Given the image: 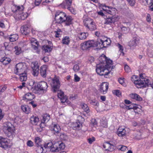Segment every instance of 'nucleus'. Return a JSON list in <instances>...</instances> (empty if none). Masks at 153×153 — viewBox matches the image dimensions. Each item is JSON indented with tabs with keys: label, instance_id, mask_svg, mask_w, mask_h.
Masks as SVG:
<instances>
[{
	"label": "nucleus",
	"instance_id": "de8ad7c7",
	"mask_svg": "<svg viewBox=\"0 0 153 153\" xmlns=\"http://www.w3.org/2000/svg\"><path fill=\"white\" fill-rule=\"evenodd\" d=\"M59 135L60 138L62 140L66 141L67 140V136L65 134V133H60L59 134Z\"/></svg>",
	"mask_w": 153,
	"mask_h": 153
},
{
	"label": "nucleus",
	"instance_id": "c756f323",
	"mask_svg": "<svg viewBox=\"0 0 153 153\" xmlns=\"http://www.w3.org/2000/svg\"><path fill=\"white\" fill-rule=\"evenodd\" d=\"M20 76V79L21 81H25L27 79V75L26 72H25L18 74Z\"/></svg>",
	"mask_w": 153,
	"mask_h": 153
},
{
	"label": "nucleus",
	"instance_id": "864d4df0",
	"mask_svg": "<svg viewBox=\"0 0 153 153\" xmlns=\"http://www.w3.org/2000/svg\"><path fill=\"white\" fill-rule=\"evenodd\" d=\"M129 28H128L125 27L123 26L121 27L122 31L123 33H126L129 32Z\"/></svg>",
	"mask_w": 153,
	"mask_h": 153
},
{
	"label": "nucleus",
	"instance_id": "13d9d810",
	"mask_svg": "<svg viewBox=\"0 0 153 153\" xmlns=\"http://www.w3.org/2000/svg\"><path fill=\"white\" fill-rule=\"evenodd\" d=\"M126 1L131 6H133L135 4V0H127Z\"/></svg>",
	"mask_w": 153,
	"mask_h": 153
},
{
	"label": "nucleus",
	"instance_id": "f3484780",
	"mask_svg": "<svg viewBox=\"0 0 153 153\" xmlns=\"http://www.w3.org/2000/svg\"><path fill=\"white\" fill-rule=\"evenodd\" d=\"M126 131L124 128L120 127L117 131V134L119 136L123 137L126 135Z\"/></svg>",
	"mask_w": 153,
	"mask_h": 153
},
{
	"label": "nucleus",
	"instance_id": "7c9ffc66",
	"mask_svg": "<svg viewBox=\"0 0 153 153\" xmlns=\"http://www.w3.org/2000/svg\"><path fill=\"white\" fill-rule=\"evenodd\" d=\"M102 6L103 7H105V8H103L102 9L103 10L106 11L108 14L112 15V10L113 9H114V8H110L109 7L106 6L105 4H102Z\"/></svg>",
	"mask_w": 153,
	"mask_h": 153
},
{
	"label": "nucleus",
	"instance_id": "338daca9",
	"mask_svg": "<svg viewBox=\"0 0 153 153\" xmlns=\"http://www.w3.org/2000/svg\"><path fill=\"white\" fill-rule=\"evenodd\" d=\"M113 93L114 94L116 95L117 96H119L120 94V91L119 90H116L113 91Z\"/></svg>",
	"mask_w": 153,
	"mask_h": 153
},
{
	"label": "nucleus",
	"instance_id": "412c9836",
	"mask_svg": "<svg viewBox=\"0 0 153 153\" xmlns=\"http://www.w3.org/2000/svg\"><path fill=\"white\" fill-rule=\"evenodd\" d=\"M102 42H103V40L100 39H98L96 42H94V47H99L100 48H104V46H102L103 45V43L102 44Z\"/></svg>",
	"mask_w": 153,
	"mask_h": 153
},
{
	"label": "nucleus",
	"instance_id": "bf43d9fd",
	"mask_svg": "<svg viewBox=\"0 0 153 153\" xmlns=\"http://www.w3.org/2000/svg\"><path fill=\"white\" fill-rule=\"evenodd\" d=\"M65 147V145L64 144L62 143H61L59 145L58 149L59 150L64 149Z\"/></svg>",
	"mask_w": 153,
	"mask_h": 153
},
{
	"label": "nucleus",
	"instance_id": "603ef678",
	"mask_svg": "<svg viewBox=\"0 0 153 153\" xmlns=\"http://www.w3.org/2000/svg\"><path fill=\"white\" fill-rule=\"evenodd\" d=\"M53 145V143L51 142H50L46 144H45L44 146L45 149H48L50 150Z\"/></svg>",
	"mask_w": 153,
	"mask_h": 153
},
{
	"label": "nucleus",
	"instance_id": "37998d69",
	"mask_svg": "<svg viewBox=\"0 0 153 153\" xmlns=\"http://www.w3.org/2000/svg\"><path fill=\"white\" fill-rule=\"evenodd\" d=\"M148 4L150 5L149 6L150 9L151 11H153V0H145Z\"/></svg>",
	"mask_w": 153,
	"mask_h": 153
},
{
	"label": "nucleus",
	"instance_id": "f704fd0d",
	"mask_svg": "<svg viewBox=\"0 0 153 153\" xmlns=\"http://www.w3.org/2000/svg\"><path fill=\"white\" fill-rule=\"evenodd\" d=\"M107 57L106 56L104 55H102L99 58V60L100 62V63L104 65L105 63V62L107 60Z\"/></svg>",
	"mask_w": 153,
	"mask_h": 153
},
{
	"label": "nucleus",
	"instance_id": "69168bd1",
	"mask_svg": "<svg viewBox=\"0 0 153 153\" xmlns=\"http://www.w3.org/2000/svg\"><path fill=\"white\" fill-rule=\"evenodd\" d=\"M27 144L28 146L29 147H32L33 146V143L30 140L27 141Z\"/></svg>",
	"mask_w": 153,
	"mask_h": 153
},
{
	"label": "nucleus",
	"instance_id": "a878e982",
	"mask_svg": "<svg viewBox=\"0 0 153 153\" xmlns=\"http://www.w3.org/2000/svg\"><path fill=\"white\" fill-rule=\"evenodd\" d=\"M113 61L112 60H111L107 58V60H106L105 63L106 64L105 65V67L109 69L111 67V65H112ZM112 68L111 69L113 68V67L112 66Z\"/></svg>",
	"mask_w": 153,
	"mask_h": 153
},
{
	"label": "nucleus",
	"instance_id": "e433bc0d",
	"mask_svg": "<svg viewBox=\"0 0 153 153\" xmlns=\"http://www.w3.org/2000/svg\"><path fill=\"white\" fill-rule=\"evenodd\" d=\"M87 28L89 30L91 31H93L97 29V26L95 23L94 22L90 25Z\"/></svg>",
	"mask_w": 153,
	"mask_h": 153
},
{
	"label": "nucleus",
	"instance_id": "423d86ee",
	"mask_svg": "<svg viewBox=\"0 0 153 153\" xmlns=\"http://www.w3.org/2000/svg\"><path fill=\"white\" fill-rule=\"evenodd\" d=\"M60 83L59 79L56 78H54L52 80L51 83L52 87V91L54 93L59 89L60 86Z\"/></svg>",
	"mask_w": 153,
	"mask_h": 153
},
{
	"label": "nucleus",
	"instance_id": "9d476101",
	"mask_svg": "<svg viewBox=\"0 0 153 153\" xmlns=\"http://www.w3.org/2000/svg\"><path fill=\"white\" fill-rule=\"evenodd\" d=\"M16 69L14 70L15 73L19 74L25 72L24 67L22 63H19L16 66Z\"/></svg>",
	"mask_w": 153,
	"mask_h": 153
},
{
	"label": "nucleus",
	"instance_id": "bb28decb",
	"mask_svg": "<svg viewBox=\"0 0 153 153\" xmlns=\"http://www.w3.org/2000/svg\"><path fill=\"white\" fill-rule=\"evenodd\" d=\"M88 34L87 33H81L77 34V37L80 40L85 39L88 36Z\"/></svg>",
	"mask_w": 153,
	"mask_h": 153
},
{
	"label": "nucleus",
	"instance_id": "20e7f679",
	"mask_svg": "<svg viewBox=\"0 0 153 153\" xmlns=\"http://www.w3.org/2000/svg\"><path fill=\"white\" fill-rule=\"evenodd\" d=\"M13 8L15 9V10H13V13H15L19 11L18 17L20 19L24 20L27 17V14L26 13H24L22 12L24 8L23 6H22L21 7L15 6Z\"/></svg>",
	"mask_w": 153,
	"mask_h": 153
},
{
	"label": "nucleus",
	"instance_id": "4468645a",
	"mask_svg": "<svg viewBox=\"0 0 153 153\" xmlns=\"http://www.w3.org/2000/svg\"><path fill=\"white\" fill-rule=\"evenodd\" d=\"M108 88V83L106 82L102 83L100 85V89L103 94L106 93Z\"/></svg>",
	"mask_w": 153,
	"mask_h": 153
},
{
	"label": "nucleus",
	"instance_id": "cd10ccee",
	"mask_svg": "<svg viewBox=\"0 0 153 153\" xmlns=\"http://www.w3.org/2000/svg\"><path fill=\"white\" fill-rule=\"evenodd\" d=\"M11 61V59L7 57H3L0 60V61L3 63V65H6L10 63Z\"/></svg>",
	"mask_w": 153,
	"mask_h": 153
},
{
	"label": "nucleus",
	"instance_id": "a211bd4d",
	"mask_svg": "<svg viewBox=\"0 0 153 153\" xmlns=\"http://www.w3.org/2000/svg\"><path fill=\"white\" fill-rule=\"evenodd\" d=\"M46 70L47 68L46 66L43 65L41 67L40 73L42 77L44 78H45L46 77Z\"/></svg>",
	"mask_w": 153,
	"mask_h": 153
},
{
	"label": "nucleus",
	"instance_id": "6ab92c4d",
	"mask_svg": "<svg viewBox=\"0 0 153 153\" xmlns=\"http://www.w3.org/2000/svg\"><path fill=\"white\" fill-rule=\"evenodd\" d=\"M65 19H64V22H65V25L66 26H69L72 24V21L73 19L72 17L70 16H66Z\"/></svg>",
	"mask_w": 153,
	"mask_h": 153
},
{
	"label": "nucleus",
	"instance_id": "3c124183",
	"mask_svg": "<svg viewBox=\"0 0 153 153\" xmlns=\"http://www.w3.org/2000/svg\"><path fill=\"white\" fill-rule=\"evenodd\" d=\"M100 124L102 126L104 127H106L107 126V123L106 120H104L103 119L101 120Z\"/></svg>",
	"mask_w": 153,
	"mask_h": 153
},
{
	"label": "nucleus",
	"instance_id": "5701e85b",
	"mask_svg": "<svg viewBox=\"0 0 153 153\" xmlns=\"http://www.w3.org/2000/svg\"><path fill=\"white\" fill-rule=\"evenodd\" d=\"M39 121V118L36 116H33L30 118V122L33 125H37Z\"/></svg>",
	"mask_w": 153,
	"mask_h": 153
},
{
	"label": "nucleus",
	"instance_id": "6e6552de",
	"mask_svg": "<svg viewBox=\"0 0 153 153\" xmlns=\"http://www.w3.org/2000/svg\"><path fill=\"white\" fill-rule=\"evenodd\" d=\"M0 147L4 149L10 147L9 143L7 138L0 137Z\"/></svg>",
	"mask_w": 153,
	"mask_h": 153
},
{
	"label": "nucleus",
	"instance_id": "ea45409f",
	"mask_svg": "<svg viewBox=\"0 0 153 153\" xmlns=\"http://www.w3.org/2000/svg\"><path fill=\"white\" fill-rule=\"evenodd\" d=\"M111 42V41L110 39L107 38L105 41L103 40V42H101L102 43H103V45L102 46H104V48L106 47L108 45H110Z\"/></svg>",
	"mask_w": 153,
	"mask_h": 153
},
{
	"label": "nucleus",
	"instance_id": "a18cd8bd",
	"mask_svg": "<svg viewBox=\"0 0 153 153\" xmlns=\"http://www.w3.org/2000/svg\"><path fill=\"white\" fill-rule=\"evenodd\" d=\"M56 92H57V96L59 98L62 99V98L65 97L64 92L61 90L59 89Z\"/></svg>",
	"mask_w": 153,
	"mask_h": 153
},
{
	"label": "nucleus",
	"instance_id": "4be33fe9",
	"mask_svg": "<svg viewBox=\"0 0 153 153\" xmlns=\"http://www.w3.org/2000/svg\"><path fill=\"white\" fill-rule=\"evenodd\" d=\"M102 42H103V40L100 39H98L96 42H94V47H99L100 48H104V46H102L103 45V43L102 44Z\"/></svg>",
	"mask_w": 153,
	"mask_h": 153
},
{
	"label": "nucleus",
	"instance_id": "58836bf2",
	"mask_svg": "<svg viewBox=\"0 0 153 153\" xmlns=\"http://www.w3.org/2000/svg\"><path fill=\"white\" fill-rule=\"evenodd\" d=\"M18 38V36L17 34L11 35L9 37V39L10 42H14L17 40Z\"/></svg>",
	"mask_w": 153,
	"mask_h": 153
},
{
	"label": "nucleus",
	"instance_id": "a19ab883",
	"mask_svg": "<svg viewBox=\"0 0 153 153\" xmlns=\"http://www.w3.org/2000/svg\"><path fill=\"white\" fill-rule=\"evenodd\" d=\"M42 50L45 52H49L52 50V48L51 46H49L48 45H44L42 46Z\"/></svg>",
	"mask_w": 153,
	"mask_h": 153
},
{
	"label": "nucleus",
	"instance_id": "0eeeda50",
	"mask_svg": "<svg viewBox=\"0 0 153 153\" xmlns=\"http://www.w3.org/2000/svg\"><path fill=\"white\" fill-rule=\"evenodd\" d=\"M72 2V0H65L61 4L62 8H67L72 13L74 14L75 12L72 7H71Z\"/></svg>",
	"mask_w": 153,
	"mask_h": 153
},
{
	"label": "nucleus",
	"instance_id": "49530a36",
	"mask_svg": "<svg viewBox=\"0 0 153 153\" xmlns=\"http://www.w3.org/2000/svg\"><path fill=\"white\" fill-rule=\"evenodd\" d=\"M82 108L84 111L88 114L90 111V109L88 106L85 104H84L82 106Z\"/></svg>",
	"mask_w": 153,
	"mask_h": 153
},
{
	"label": "nucleus",
	"instance_id": "680f3d73",
	"mask_svg": "<svg viewBox=\"0 0 153 153\" xmlns=\"http://www.w3.org/2000/svg\"><path fill=\"white\" fill-rule=\"evenodd\" d=\"M115 148V147L111 143L108 151L110 152H112L114 150Z\"/></svg>",
	"mask_w": 153,
	"mask_h": 153
},
{
	"label": "nucleus",
	"instance_id": "79ce46f5",
	"mask_svg": "<svg viewBox=\"0 0 153 153\" xmlns=\"http://www.w3.org/2000/svg\"><path fill=\"white\" fill-rule=\"evenodd\" d=\"M43 145H41V146H36V151L38 153H42L44 150L43 148Z\"/></svg>",
	"mask_w": 153,
	"mask_h": 153
},
{
	"label": "nucleus",
	"instance_id": "052dcab7",
	"mask_svg": "<svg viewBox=\"0 0 153 153\" xmlns=\"http://www.w3.org/2000/svg\"><path fill=\"white\" fill-rule=\"evenodd\" d=\"M73 69L75 72H77L79 69V66L77 64L75 65L74 66Z\"/></svg>",
	"mask_w": 153,
	"mask_h": 153
},
{
	"label": "nucleus",
	"instance_id": "aec40b11",
	"mask_svg": "<svg viewBox=\"0 0 153 153\" xmlns=\"http://www.w3.org/2000/svg\"><path fill=\"white\" fill-rule=\"evenodd\" d=\"M35 97V95L32 94L31 93H28L25 94L23 97L24 98H25V99L28 100H31Z\"/></svg>",
	"mask_w": 153,
	"mask_h": 153
},
{
	"label": "nucleus",
	"instance_id": "ddd939ff",
	"mask_svg": "<svg viewBox=\"0 0 153 153\" xmlns=\"http://www.w3.org/2000/svg\"><path fill=\"white\" fill-rule=\"evenodd\" d=\"M20 30L22 34L26 35L30 33L31 29L29 25H25L21 27Z\"/></svg>",
	"mask_w": 153,
	"mask_h": 153
},
{
	"label": "nucleus",
	"instance_id": "7ed1b4c3",
	"mask_svg": "<svg viewBox=\"0 0 153 153\" xmlns=\"http://www.w3.org/2000/svg\"><path fill=\"white\" fill-rule=\"evenodd\" d=\"M66 16L65 13L60 10L56 12L55 15V19L56 22L59 24H61L64 22V19Z\"/></svg>",
	"mask_w": 153,
	"mask_h": 153
},
{
	"label": "nucleus",
	"instance_id": "5fc2aeb1",
	"mask_svg": "<svg viewBox=\"0 0 153 153\" xmlns=\"http://www.w3.org/2000/svg\"><path fill=\"white\" fill-rule=\"evenodd\" d=\"M90 103L94 105L98 106L99 105V102L97 101L91 100L90 102Z\"/></svg>",
	"mask_w": 153,
	"mask_h": 153
},
{
	"label": "nucleus",
	"instance_id": "c85d7f7f",
	"mask_svg": "<svg viewBox=\"0 0 153 153\" xmlns=\"http://www.w3.org/2000/svg\"><path fill=\"white\" fill-rule=\"evenodd\" d=\"M137 41L136 38H134L129 42L128 43V45L130 47H135L137 45Z\"/></svg>",
	"mask_w": 153,
	"mask_h": 153
},
{
	"label": "nucleus",
	"instance_id": "2f4dec72",
	"mask_svg": "<svg viewBox=\"0 0 153 153\" xmlns=\"http://www.w3.org/2000/svg\"><path fill=\"white\" fill-rule=\"evenodd\" d=\"M50 119V115L48 114H45L43 116L42 123H44L46 122H48Z\"/></svg>",
	"mask_w": 153,
	"mask_h": 153
},
{
	"label": "nucleus",
	"instance_id": "f8f14e48",
	"mask_svg": "<svg viewBox=\"0 0 153 153\" xmlns=\"http://www.w3.org/2000/svg\"><path fill=\"white\" fill-rule=\"evenodd\" d=\"M92 47H94V40H89L83 44L82 48L83 50H87Z\"/></svg>",
	"mask_w": 153,
	"mask_h": 153
},
{
	"label": "nucleus",
	"instance_id": "4c0bfd02",
	"mask_svg": "<svg viewBox=\"0 0 153 153\" xmlns=\"http://www.w3.org/2000/svg\"><path fill=\"white\" fill-rule=\"evenodd\" d=\"M70 42V38L68 36H66L63 38L62 40V43L66 45H68L69 44Z\"/></svg>",
	"mask_w": 153,
	"mask_h": 153
},
{
	"label": "nucleus",
	"instance_id": "1a4fd4ad",
	"mask_svg": "<svg viewBox=\"0 0 153 153\" xmlns=\"http://www.w3.org/2000/svg\"><path fill=\"white\" fill-rule=\"evenodd\" d=\"M48 86L46 82L44 81H42L37 84L36 88L39 90L43 91V92H46Z\"/></svg>",
	"mask_w": 153,
	"mask_h": 153
},
{
	"label": "nucleus",
	"instance_id": "393cba45",
	"mask_svg": "<svg viewBox=\"0 0 153 153\" xmlns=\"http://www.w3.org/2000/svg\"><path fill=\"white\" fill-rule=\"evenodd\" d=\"M129 97L132 99H133L138 101H141L142 98L138 95L136 94H131L129 95Z\"/></svg>",
	"mask_w": 153,
	"mask_h": 153
},
{
	"label": "nucleus",
	"instance_id": "09e8293b",
	"mask_svg": "<svg viewBox=\"0 0 153 153\" xmlns=\"http://www.w3.org/2000/svg\"><path fill=\"white\" fill-rule=\"evenodd\" d=\"M50 151L53 152H57L59 151L58 147L56 144H53Z\"/></svg>",
	"mask_w": 153,
	"mask_h": 153
},
{
	"label": "nucleus",
	"instance_id": "8fccbe9b",
	"mask_svg": "<svg viewBox=\"0 0 153 153\" xmlns=\"http://www.w3.org/2000/svg\"><path fill=\"white\" fill-rule=\"evenodd\" d=\"M110 142H107L103 144V147L105 149V150H108V149L109 148V146H110Z\"/></svg>",
	"mask_w": 153,
	"mask_h": 153
},
{
	"label": "nucleus",
	"instance_id": "473e14b6",
	"mask_svg": "<svg viewBox=\"0 0 153 153\" xmlns=\"http://www.w3.org/2000/svg\"><path fill=\"white\" fill-rule=\"evenodd\" d=\"M34 141L36 144V146H41L42 145V141L41 139L39 137H35Z\"/></svg>",
	"mask_w": 153,
	"mask_h": 153
},
{
	"label": "nucleus",
	"instance_id": "b1692460",
	"mask_svg": "<svg viewBox=\"0 0 153 153\" xmlns=\"http://www.w3.org/2000/svg\"><path fill=\"white\" fill-rule=\"evenodd\" d=\"M94 22L93 20L90 18H88L83 21L84 25L87 28Z\"/></svg>",
	"mask_w": 153,
	"mask_h": 153
},
{
	"label": "nucleus",
	"instance_id": "6e6d98bb",
	"mask_svg": "<svg viewBox=\"0 0 153 153\" xmlns=\"http://www.w3.org/2000/svg\"><path fill=\"white\" fill-rule=\"evenodd\" d=\"M81 124L80 123L79 121H78L74 123L73 124L74 127L76 128H79L80 126H81Z\"/></svg>",
	"mask_w": 153,
	"mask_h": 153
},
{
	"label": "nucleus",
	"instance_id": "f257e3e1",
	"mask_svg": "<svg viewBox=\"0 0 153 153\" xmlns=\"http://www.w3.org/2000/svg\"><path fill=\"white\" fill-rule=\"evenodd\" d=\"M104 66H100L99 65H97L96 71L97 74L100 76H104L105 77L108 78V75L110 73V71H109L108 68H107Z\"/></svg>",
	"mask_w": 153,
	"mask_h": 153
},
{
	"label": "nucleus",
	"instance_id": "9b49d317",
	"mask_svg": "<svg viewBox=\"0 0 153 153\" xmlns=\"http://www.w3.org/2000/svg\"><path fill=\"white\" fill-rule=\"evenodd\" d=\"M31 68L33 69L32 74L34 76H36L39 74V66L37 62H33L31 64Z\"/></svg>",
	"mask_w": 153,
	"mask_h": 153
},
{
	"label": "nucleus",
	"instance_id": "72a5a7b5",
	"mask_svg": "<svg viewBox=\"0 0 153 153\" xmlns=\"http://www.w3.org/2000/svg\"><path fill=\"white\" fill-rule=\"evenodd\" d=\"M21 109L24 112L27 114L29 113L30 111L29 107L26 105H22L21 106Z\"/></svg>",
	"mask_w": 153,
	"mask_h": 153
},
{
	"label": "nucleus",
	"instance_id": "c9c22d12",
	"mask_svg": "<svg viewBox=\"0 0 153 153\" xmlns=\"http://www.w3.org/2000/svg\"><path fill=\"white\" fill-rule=\"evenodd\" d=\"M115 22V19L112 17L106 18L105 20V24H110L114 23Z\"/></svg>",
	"mask_w": 153,
	"mask_h": 153
},
{
	"label": "nucleus",
	"instance_id": "39448f33",
	"mask_svg": "<svg viewBox=\"0 0 153 153\" xmlns=\"http://www.w3.org/2000/svg\"><path fill=\"white\" fill-rule=\"evenodd\" d=\"M140 78L142 79H139V80L143 81V82L141 83H143L142 84L140 85V87H138L137 88H140L142 87L143 88H145L148 87H151L153 89V82L151 83L150 82L149 80L147 79L144 78L143 77V75L142 74H140Z\"/></svg>",
	"mask_w": 153,
	"mask_h": 153
},
{
	"label": "nucleus",
	"instance_id": "dca6fc26",
	"mask_svg": "<svg viewBox=\"0 0 153 153\" xmlns=\"http://www.w3.org/2000/svg\"><path fill=\"white\" fill-rule=\"evenodd\" d=\"M137 78L138 77L137 76L134 75L131 77V80L132 82H134V83L135 85L140 86V85L143 84V83H141L143 82V81L139 80V79Z\"/></svg>",
	"mask_w": 153,
	"mask_h": 153
},
{
	"label": "nucleus",
	"instance_id": "e2e57ef3",
	"mask_svg": "<svg viewBox=\"0 0 153 153\" xmlns=\"http://www.w3.org/2000/svg\"><path fill=\"white\" fill-rule=\"evenodd\" d=\"M140 132V131L139 132H138L137 135L135 136V138L137 139H139L140 138H142L141 136L142 135L141 134Z\"/></svg>",
	"mask_w": 153,
	"mask_h": 153
},
{
	"label": "nucleus",
	"instance_id": "c03bdc74",
	"mask_svg": "<svg viewBox=\"0 0 153 153\" xmlns=\"http://www.w3.org/2000/svg\"><path fill=\"white\" fill-rule=\"evenodd\" d=\"M14 48L15 49L14 52L16 55H19L21 53V49L20 47L16 46L14 47Z\"/></svg>",
	"mask_w": 153,
	"mask_h": 153
},
{
	"label": "nucleus",
	"instance_id": "2eb2a0df",
	"mask_svg": "<svg viewBox=\"0 0 153 153\" xmlns=\"http://www.w3.org/2000/svg\"><path fill=\"white\" fill-rule=\"evenodd\" d=\"M51 131H53V133L54 134L56 135H59V134L60 133L61 128L59 126L57 125H54L53 127L51 128Z\"/></svg>",
	"mask_w": 153,
	"mask_h": 153
},
{
	"label": "nucleus",
	"instance_id": "774afa93",
	"mask_svg": "<svg viewBox=\"0 0 153 153\" xmlns=\"http://www.w3.org/2000/svg\"><path fill=\"white\" fill-rule=\"evenodd\" d=\"M127 148L126 146H121V147L119 148V149L121 150L122 151H125Z\"/></svg>",
	"mask_w": 153,
	"mask_h": 153
},
{
	"label": "nucleus",
	"instance_id": "4d7b16f0",
	"mask_svg": "<svg viewBox=\"0 0 153 153\" xmlns=\"http://www.w3.org/2000/svg\"><path fill=\"white\" fill-rule=\"evenodd\" d=\"M61 32V30L59 28H58L57 31H54V33H55V37L56 38H59V36L60 34V33Z\"/></svg>",
	"mask_w": 153,
	"mask_h": 153
},
{
	"label": "nucleus",
	"instance_id": "f03ea898",
	"mask_svg": "<svg viewBox=\"0 0 153 153\" xmlns=\"http://www.w3.org/2000/svg\"><path fill=\"white\" fill-rule=\"evenodd\" d=\"M13 125L10 122L6 123L3 126V131L7 136L10 137L13 134L14 130L12 128Z\"/></svg>",
	"mask_w": 153,
	"mask_h": 153
},
{
	"label": "nucleus",
	"instance_id": "0e129e2a",
	"mask_svg": "<svg viewBox=\"0 0 153 153\" xmlns=\"http://www.w3.org/2000/svg\"><path fill=\"white\" fill-rule=\"evenodd\" d=\"M124 69L126 72L128 73L131 71L128 65H125Z\"/></svg>",
	"mask_w": 153,
	"mask_h": 153
}]
</instances>
